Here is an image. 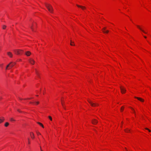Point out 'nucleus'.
<instances>
[{"label": "nucleus", "mask_w": 151, "mask_h": 151, "mask_svg": "<svg viewBox=\"0 0 151 151\" xmlns=\"http://www.w3.org/2000/svg\"><path fill=\"white\" fill-rule=\"evenodd\" d=\"M124 131L126 132H129L130 130L128 129H125L124 130Z\"/></svg>", "instance_id": "19"}, {"label": "nucleus", "mask_w": 151, "mask_h": 151, "mask_svg": "<svg viewBox=\"0 0 151 151\" xmlns=\"http://www.w3.org/2000/svg\"><path fill=\"white\" fill-rule=\"evenodd\" d=\"M145 129L146 130H148L149 132H150L151 131L147 128H145Z\"/></svg>", "instance_id": "30"}, {"label": "nucleus", "mask_w": 151, "mask_h": 151, "mask_svg": "<svg viewBox=\"0 0 151 151\" xmlns=\"http://www.w3.org/2000/svg\"><path fill=\"white\" fill-rule=\"evenodd\" d=\"M63 108H64V109H65V110H66V108H65V107L64 106V105H63Z\"/></svg>", "instance_id": "33"}, {"label": "nucleus", "mask_w": 151, "mask_h": 151, "mask_svg": "<svg viewBox=\"0 0 151 151\" xmlns=\"http://www.w3.org/2000/svg\"><path fill=\"white\" fill-rule=\"evenodd\" d=\"M37 124H39L40 126H41L42 127L44 128V127L43 125L41 123L39 122H37Z\"/></svg>", "instance_id": "16"}, {"label": "nucleus", "mask_w": 151, "mask_h": 151, "mask_svg": "<svg viewBox=\"0 0 151 151\" xmlns=\"http://www.w3.org/2000/svg\"><path fill=\"white\" fill-rule=\"evenodd\" d=\"M9 125V123H8V122H6L5 123V124H4V126L6 127H7Z\"/></svg>", "instance_id": "17"}, {"label": "nucleus", "mask_w": 151, "mask_h": 151, "mask_svg": "<svg viewBox=\"0 0 151 151\" xmlns=\"http://www.w3.org/2000/svg\"><path fill=\"white\" fill-rule=\"evenodd\" d=\"M103 32L104 33H108L109 32V30H103Z\"/></svg>", "instance_id": "18"}, {"label": "nucleus", "mask_w": 151, "mask_h": 151, "mask_svg": "<svg viewBox=\"0 0 151 151\" xmlns=\"http://www.w3.org/2000/svg\"><path fill=\"white\" fill-rule=\"evenodd\" d=\"M35 71L37 75V76L38 77H40L39 74L38 72L37 71V70L36 69H35Z\"/></svg>", "instance_id": "15"}, {"label": "nucleus", "mask_w": 151, "mask_h": 151, "mask_svg": "<svg viewBox=\"0 0 151 151\" xmlns=\"http://www.w3.org/2000/svg\"><path fill=\"white\" fill-rule=\"evenodd\" d=\"M106 29V27H104L103 29H102V30H105Z\"/></svg>", "instance_id": "29"}, {"label": "nucleus", "mask_w": 151, "mask_h": 151, "mask_svg": "<svg viewBox=\"0 0 151 151\" xmlns=\"http://www.w3.org/2000/svg\"><path fill=\"white\" fill-rule=\"evenodd\" d=\"M30 104H32V102H30Z\"/></svg>", "instance_id": "42"}, {"label": "nucleus", "mask_w": 151, "mask_h": 151, "mask_svg": "<svg viewBox=\"0 0 151 151\" xmlns=\"http://www.w3.org/2000/svg\"><path fill=\"white\" fill-rule=\"evenodd\" d=\"M40 150H42L41 147H40Z\"/></svg>", "instance_id": "40"}, {"label": "nucleus", "mask_w": 151, "mask_h": 151, "mask_svg": "<svg viewBox=\"0 0 151 151\" xmlns=\"http://www.w3.org/2000/svg\"><path fill=\"white\" fill-rule=\"evenodd\" d=\"M36 104L37 105L39 103V102L38 101L35 102Z\"/></svg>", "instance_id": "28"}, {"label": "nucleus", "mask_w": 151, "mask_h": 151, "mask_svg": "<svg viewBox=\"0 0 151 151\" xmlns=\"http://www.w3.org/2000/svg\"><path fill=\"white\" fill-rule=\"evenodd\" d=\"M2 99V98L1 97H0V99Z\"/></svg>", "instance_id": "39"}, {"label": "nucleus", "mask_w": 151, "mask_h": 151, "mask_svg": "<svg viewBox=\"0 0 151 151\" xmlns=\"http://www.w3.org/2000/svg\"><path fill=\"white\" fill-rule=\"evenodd\" d=\"M78 7H80L83 10L84 9H86V7H85L84 6H80V5H78L77 4L76 5Z\"/></svg>", "instance_id": "12"}, {"label": "nucleus", "mask_w": 151, "mask_h": 151, "mask_svg": "<svg viewBox=\"0 0 151 151\" xmlns=\"http://www.w3.org/2000/svg\"><path fill=\"white\" fill-rule=\"evenodd\" d=\"M123 122H122V124H123Z\"/></svg>", "instance_id": "44"}, {"label": "nucleus", "mask_w": 151, "mask_h": 151, "mask_svg": "<svg viewBox=\"0 0 151 151\" xmlns=\"http://www.w3.org/2000/svg\"><path fill=\"white\" fill-rule=\"evenodd\" d=\"M29 62L32 65H34L35 63V61L33 59L30 58L29 60Z\"/></svg>", "instance_id": "6"}, {"label": "nucleus", "mask_w": 151, "mask_h": 151, "mask_svg": "<svg viewBox=\"0 0 151 151\" xmlns=\"http://www.w3.org/2000/svg\"><path fill=\"white\" fill-rule=\"evenodd\" d=\"M30 134L31 138L32 139H34V133L32 132H31Z\"/></svg>", "instance_id": "14"}, {"label": "nucleus", "mask_w": 151, "mask_h": 151, "mask_svg": "<svg viewBox=\"0 0 151 151\" xmlns=\"http://www.w3.org/2000/svg\"><path fill=\"white\" fill-rule=\"evenodd\" d=\"M124 107L123 106H122V107L121 108V109H120V110L121 111H122L124 109Z\"/></svg>", "instance_id": "22"}, {"label": "nucleus", "mask_w": 151, "mask_h": 151, "mask_svg": "<svg viewBox=\"0 0 151 151\" xmlns=\"http://www.w3.org/2000/svg\"><path fill=\"white\" fill-rule=\"evenodd\" d=\"M37 133L38 135L41 134L39 132H37Z\"/></svg>", "instance_id": "31"}, {"label": "nucleus", "mask_w": 151, "mask_h": 151, "mask_svg": "<svg viewBox=\"0 0 151 151\" xmlns=\"http://www.w3.org/2000/svg\"><path fill=\"white\" fill-rule=\"evenodd\" d=\"M32 98H28V99H32Z\"/></svg>", "instance_id": "41"}, {"label": "nucleus", "mask_w": 151, "mask_h": 151, "mask_svg": "<svg viewBox=\"0 0 151 151\" xmlns=\"http://www.w3.org/2000/svg\"><path fill=\"white\" fill-rule=\"evenodd\" d=\"M9 65H8L7 66H6V70H7V69H9L10 68H9Z\"/></svg>", "instance_id": "20"}, {"label": "nucleus", "mask_w": 151, "mask_h": 151, "mask_svg": "<svg viewBox=\"0 0 151 151\" xmlns=\"http://www.w3.org/2000/svg\"><path fill=\"white\" fill-rule=\"evenodd\" d=\"M130 108L132 109L133 110L134 113L135 114V111L134 109L131 107H130Z\"/></svg>", "instance_id": "24"}, {"label": "nucleus", "mask_w": 151, "mask_h": 151, "mask_svg": "<svg viewBox=\"0 0 151 151\" xmlns=\"http://www.w3.org/2000/svg\"><path fill=\"white\" fill-rule=\"evenodd\" d=\"M61 104L63 106L64 105V101L63 100H61Z\"/></svg>", "instance_id": "23"}, {"label": "nucleus", "mask_w": 151, "mask_h": 151, "mask_svg": "<svg viewBox=\"0 0 151 151\" xmlns=\"http://www.w3.org/2000/svg\"><path fill=\"white\" fill-rule=\"evenodd\" d=\"M4 120V117H1L0 118V124L3 122Z\"/></svg>", "instance_id": "13"}, {"label": "nucleus", "mask_w": 151, "mask_h": 151, "mask_svg": "<svg viewBox=\"0 0 151 151\" xmlns=\"http://www.w3.org/2000/svg\"><path fill=\"white\" fill-rule=\"evenodd\" d=\"M31 54V52L29 51H27L25 52V55L27 56H30Z\"/></svg>", "instance_id": "11"}, {"label": "nucleus", "mask_w": 151, "mask_h": 151, "mask_svg": "<svg viewBox=\"0 0 151 151\" xmlns=\"http://www.w3.org/2000/svg\"><path fill=\"white\" fill-rule=\"evenodd\" d=\"M45 6L47 9L48 11L51 13H52L53 11V8L52 6L48 4L45 3Z\"/></svg>", "instance_id": "1"}, {"label": "nucleus", "mask_w": 151, "mask_h": 151, "mask_svg": "<svg viewBox=\"0 0 151 151\" xmlns=\"http://www.w3.org/2000/svg\"><path fill=\"white\" fill-rule=\"evenodd\" d=\"M28 142L29 144L30 143V142L29 141V138L28 139Z\"/></svg>", "instance_id": "34"}, {"label": "nucleus", "mask_w": 151, "mask_h": 151, "mask_svg": "<svg viewBox=\"0 0 151 151\" xmlns=\"http://www.w3.org/2000/svg\"><path fill=\"white\" fill-rule=\"evenodd\" d=\"M6 26H5V25H3V29H5V28H6Z\"/></svg>", "instance_id": "27"}, {"label": "nucleus", "mask_w": 151, "mask_h": 151, "mask_svg": "<svg viewBox=\"0 0 151 151\" xmlns=\"http://www.w3.org/2000/svg\"><path fill=\"white\" fill-rule=\"evenodd\" d=\"M41 151H43L42 150H41Z\"/></svg>", "instance_id": "43"}, {"label": "nucleus", "mask_w": 151, "mask_h": 151, "mask_svg": "<svg viewBox=\"0 0 151 151\" xmlns=\"http://www.w3.org/2000/svg\"><path fill=\"white\" fill-rule=\"evenodd\" d=\"M144 37L145 38H147L145 36H144Z\"/></svg>", "instance_id": "38"}, {"label": "nucleus", "mask_w": 151, "mask_h": 151, "mask_svg": "<svg viewBox=\"0 0 151 151\" xmlns=\"http://www.w3.org/2000/svg\"><path fill=\"white\" fill-rule=\"evenodd\" d=\"M16 63L15 62H11L8 65H9V68H12L16 64Z\"/></svg>", "instance_id": "4"}, {"label": "nucleus", "mask_w": 151, "mask_h": 151, "mask_svg": "<svg viewBox=\"0 0 151 151\" xmlns=\"http://www.w3.org/2000/svg\"><path fill=\"white\" fill-rule=\"evenodd\" d=\"M98 122V121L95 119H93L92 121V123L94 124H96Z\"/></svg>", "instance_id": "7"}, {"label": "nucleus", "mask_w": 151, "mask_h": 151, "mask_svg": "<svg viewBox=\"0 0 151 151\" xmlns=\"http://www.w3.org/2000/svg\"><path fill=\"white\" fill-rule=\"evenodd\" d=\"M8 55L10 57L12 58L13 56V54L12 53L10 52H7Z\"/></svg>", "instance_id": "9"}, {"label": "nucleus", "mask_w": 151, "mask_h": 151, "mask_svg": "<svg viewBox=\"0 0 151 151\" xmlns=\"http://www.w3.org/2000/svg\"><path fill=\"white\" fill-rule=\"evenodd\" d=\"M88 101L91 105L93 107H95L99 105V104H98L93 103L90 100H88Z\"/></svg>", "instance_id": "3"}, {"label": "nucleus", "mask_w": 151, "mask_h": 151, "mask_svg": "<svg viewBox=\"0 0 151 151\" xmlns=\"http://www.w3.org/2000/svg\"><path fill=\"white\" fill-rule=\"evenodd\" d=\"M120 88L121 91V92L122 93H125L126 91V89L123 87L120 86Z\"/></svg>", "instance_id": "5"}, {"label": "nucleus", "mask_w": 151, "mask_h": 151, "mask_svg": "<svg viewBox=\"0 0 151 151\" xmlns=\"http://www.w3.org/2000/svg\"><path fill=\"white\" fill-rule=\"evenodd\" d=\"M10 120L11 121H15V120L13 118H10Z\"/></svg>", "instance_id": "25"}, {"label": "nucleus", "mask_w": 151, "mask_h": 151, "mask_svg": "<svg viewBox=\"0 0 151 151\" xmlns=\"http://www.w3.org/2000/svg\"><path fill=\"white\" fill-rule=\"evenodd\" d=\"M135 98L137 99L138 100H139V101H140L141 102H144V100L143 99H142L141 98L137 97H135Z\"/></svg>", "instance_id": "8"}, {"label": "nucleus", "mask_w": 151, "mask_h": 151, "mask_svg": "<svg viewBox=\"0 0 151 151\" xmlns=\"http://www.w3.org/2000/svg\"><path fill=\"white\" fill-rule=\"evenodd\" d=\"M17 111L19 112H21L22 111L19 109H17Z\"/></svg>", "instance_id": "32"}, {"label": "nucleus", "mask_w": 151, "mask_h": 151, "mask_svg": "<svg viewBox=\"0 0 151 151\" xmlns=\"http://www.w3.org/2000/svg\"><path fill=\"white\" fill-rule=\"evenodd\" d=\"M19 99L20 100H22V99L20 98H19Z\"/></svg>", "instance_id": "37"}, {"label": "nucleus", "mask_w": 151, "mask_h": 151, "mask_svg": "<svg viewBox=\"0 0 151 151\" xmlns=\"http://www.w3.org/2000/svg\"><path fill=\"white\" fill-rule=\"evenodd\" d=\"M17 29V30H18V29Z\"/></svg>", "instance_id": "45"}, {"label": "nucleus", "mask_w": 151, "mask_h": 151, "mask_svg": "<svg viewBox=\"0 0 151 151\" xmlns=\"http://www.w3.org/2000/svg\"><path fill=\"white\" fill-rule=\"evenodd\" d=\"M14 51L15 53L17 55L21 54L23 52V51L21 50H14Z\"/></svg>", "instance_id": "2"}, {"label": "nucleus", "mask_w": 151, "mask_h": 151, "mask_svg": "<svg viewBox=\"0 0 151 151\" xmlns=\"http://www.w3.org/2000/svg\"><path fill=\"white\" fill-rule=\"evenodd\" d=\"M48 118H49V119H50L51 120V121H52V118L50 116H48Z\"/></svg>", "instance_id": "26"}, {"label": "nucleus", "mask_w": 151, "mask_h": 151, "mask_svg": "<svg viewBox=\"0 0 151 151\" xmlns=\"http://www.w3.org/2000/svg\"><path fill=\"white\" fill-rule=\"evenodd\" d=\"M33 25H32L31 27H30V28H31V29H32V30L33 31V32H35L34 31V29L33 28Z\"/></svg>", "instance_id": "21"}, {"label": "nucleus", "mask_w": 151, "mask_h": 151, "mask_svg": "<svg viewBox=\"0 0 151 151\" xmlns=\"http://www.w3.org/2000/svg\"><path fill=\"white\" fill-rule=\"evenodd\" d=\"M137 27L142 31L145 34H147V33L145 32L143 29H142L139 25H137Z\"/></svg>", "instance_id": "10"}, {"label": "nucleus", "mask_w": 151, "mask_h": 151, "mask_svg": "<svg viewBox=\"0 0 151 151\" xmlns=\"http://www.w3.org/2000/svg\"><path fill=\"white\" fill-rule=\"evenodd\" d=\"M73 43H70V45H72H72H74V44H73Z\"/></svg>", "instance_id": "35"}, {"label": "nucleus", "mask_w": 151, "mask_h": 151, "mask_svg": "<svg viewBox=\"0 0 151 151\" xmlns=\"http://www.w3.org/2000/svg\"><path fill=\"white\" fill-rule=\"evenodd\" d=\"M70 43H74L71 40H70Z\"/></svg>", "instance_id": "36"}]
</instances>
